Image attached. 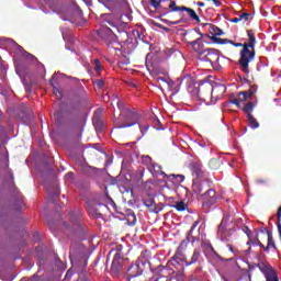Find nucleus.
Segmentation results:
<instances>
[{"instance_id":"1","label":"nucleus","mask_w":281,"mask_h":281,"mask_svg":"<svg viewBox=\"0 0 281 281\" xmlns=\"http://www.w3.org/2000/svg\"><path fill=\"white\" fill-rule=\"evenodd\" d=\"M247 43H234L233 41L228 40L227 44H231L235 47H243V49L239 53V66L241 71L245 74H249V64L255 60L256 56V36L254 31L248 30L247 31Z\"/></svg>"},{"instance_id":"2","label":"nucleus","mask_w":281,"mask_h":281,"mask_svg":"<svg viewBox=\"0 0 281 281\" xmlns=\"http://www.w3.org/2000/svg\"><path fill=\"white\" fill-rule=\"evenodd\" d=\"M149 269L153 273L159 274L162 270H166L162 265H159L158 268H154L151 262L147 260L145 256L138 257L135 265H131L127 269L126 279L130 281L132 278H137L143 276L144 271Z\"/></svg>"},{"instance_id":"3","label":"nucleus","mask_w":281,"mask_h":281,"mask_svg":"<svg viewBox=\"0 0 281 281\" xmlns=\"http://www.w3.org/2000/svg\"><path fill=\"white\" fill-rule=\"evenodd\" d=\"M226 92V88L224 85H215L214 87H211L207 85L206 87H199L198 89V98L204 102H206L209 99L211 100H221Z\"/></svg>"},{"instance_id":"4","label":"nucleus","mask_w":281,"mask_h":281,"mask_svg":"<svg viewBox=\"0 0 281 281\" xmlns=\"http://www.w3.org/2000/svg\"><path fill=\"white\" fill-rule=\"evenodd\" d=\"M104 25H110L111 27H113V30H111L110 27H101L99 31V36H101L105 41H113V42L108 43V47L117 49V47L114 46V44L117 45L115 43V41H116L115 31L120 32V30L114 24V22L110 19L104 20Z\"/></svg>"},{"instance_id":"5","label":"nucleus","mask_w":281,"mask_h":281,"mask_svg":"<svg viewBox=\"0 0 281 281\" xmlns=\"http://www.w3.org/2000/svg\"><path fill=\"white\" fill-rule=\"evenodd\" d=\"M121 124L116 127L119 128H128L140 123L142 116L137 112H133L130 109L123 110L120 115Z\"/></svg>"},{"instance_id":"6","label":"nucleus","mask_w":281,"mask_h":281,"mask_svg":"<svg viewBox=\"0 0 281 281\" xmlns=\"http://www.w3.org/2000/svg\"><path fill=\"white\" fill-rule=\"evenodd\" d=\"M183 12H187V14L196 23H201V18L196 14V11H194L191 8H188L186 5H182V11L179 13L180 19L177 21H170L167 19H162V22L168 25H179V24H187L189 22V19L186 18V14Z\"/></svg>"},{"instance_id":"7","label":"nucleus","mask_w":281,"mask_h":281,"mask_svg":"<svg viewBox=\"0 0 281 281\" xmlns=\"http://www.w3.org/2000/svg\"><path fill=\"white\" fill-rule=\"evenodd\" d=\"M202 196V209L210 211L212 206L218 203L221 194L217 193L214 189H209L205 193L201 194Z\"/></svg>"},{"instance_id":"8","label":"nucleus","mask_w":281,"mask_h":281,"mask_svg":"<svg viewBox=\"0 0 281 281\" xmlns=\"http://www.w3.org/2000/svg\"><path fill=\"white\" fill-rule=\"evenodd\" d=\"M201 56V60L210 63L213 69L220 70L222 66L220 64V55L216 49L207 48Z\"/></svg>"},{"instance_id":"9","label":"nucleus","mask_w":281,"mask_h":281,"mask_svg":"<svg viewBox=\"0 0 281 281\" xmlns=\"http://www.w3.org/2000/svg\"><path fill=\"white\" fill-rule=\"evenodd\" d=\"M87 211L92 218H102L103 213L108 211V206L102 203H87Z\"/></svg>"},{"instance_id":"10","label":"nucleus","mask_w":281,"mask_h":281,"mask_svg":"<svg viewBox=\"0 0 281 281\" xmlns=\"http://www.w3.org/2000/svg\"><path fill=\"white\" fill-rule=\"evenodd\" d=\"M209 32L212 35L210 40L213 41L215 44L224 45V44H227V42H229V40L227 38L217 37V36H222L224 33L220 27H217L214 24H210Z\"/></svg>"},{"instance_id":"11","label":"nucleus","mask_w":281,"mask_h":281,"mask_svg":"<svg viewBox=\"0 0 281 281\" xmlns=\"http://www.w3.org/2000/svg\"><path fill=\"white\" fill-rule=\"evenodd\" d=\"M123 262L124 259L122 258L121 252H116L111 266V271L114 273V276H120L123 269Z\"/></svg>"},{"instance_id":"12","label":"nucleus","mask_w":281,"mask_h":281,"mask_svg":"<svg viewBox=\"0 0 281 281\" xmlns=\"http://www.w3.org/2000/svg\"><path fill=\"white\" fill-rule=\"evenodd\" d=\"M201 38H203V33L196 29L189 30L184 33V42L187 45H190L192 42L200 41Z\"/></svg>"},{"instance_id":"13","label":"nucleus","mask_w":281,"mask_h":281,"mask_svg":"<svg viewBox=\"0 0 281 281\" xmlns=\"http://www.w3.org/2000/svg\"><path fill=\"white\" fill-rule=\"evenodd\" d=\"M210 182L209 180H194L192 190L195 194H202L204 190H209Z\"/></svg>"},{"instance_id":"14","label":"nucleus","mask_w":281,"mask_h":281,"mask_svg":"<svg viewBox=\"0 0 281 281\" xmlns=\"http://www.w3.org/2000/svg\"><path fill=\"white\" fill-rule=\"evenodd\" d=\"M189 46H191L192 50L199 54V56H201L203 53L207 50L205 49L203 38L192 42L191 44H189Z\"/></svg>"},{"instance_id":"15","label":"nucleus","mask_w":281,"mask_h":281,"mask_svg":"<svg viewBox=\"0 0 281 281\" xmlns=\"http://www.w3.org/2000/svg\"><path fill=\"white\" fill-rule=\"evenodd\" d=\"M257 268L263 273L265 278L271 274H277L276 270H273L272 266L268 262H259Z\"/></svg>"},{"instance_id":"16","label":"nucleus","mask_w":281,"mask_h":281,"mask_svg":"<svg viewBox=\"0 0 281 281\" xmlns=\"http://www.w3.org/2000/svg\"><path fill=\"white\" fill-rule=\"evenodd\" d=\"M47 193L52 203H56L57 199H59L60 195L58 184H53L52 187L47 188Z\"/></svg>"},{"instance_id":"17","label":"nucleus","mask_w":281,"mask_h":281,"mask_svg":"<svg viewBox=\"0 0 281 281\" xmlns=\"http://www.w3.org/2000/svg\"><path fill=\"white\" fill-rule=\"evenodd\" d=\"M257 92V87L251 86L249 90H245L244 92H239V100L245 102L250 99Z\"/></svg>"},{"instance_id":"18","label":"nucleus","mask_w":281,"mask_h":281,"mask_svg":"<svg viewBox=\"0 0 281 281\" xmlns=\"http://www.w3.org/2000/svg\"><path fill=\"white\" fill-rule=\"evenodd\" d=\"M145 206L149 210L151 213H158L157 205L155 202V199L150 195L144 199Z\"/></svg>"},{"instance_id":"19","label":"nucleus","mask_w":281,"mask_h":281,"mask_svg":"<svg viewBox=\"0 0 281 281\" xmlns=\"http://www.w3.org/2000/svg\"><path fill=\"white\" fill-rule=\"evenodd\" d=\"M164 177L167 178L168 181L173 182L176 186L184 181V176L181 175H166Z\"/></svg>"},{"instance_id":"20","label":"nucleus","mask_w":281,"mask_h":281,"mask_svg":"<svg viewBox=\"0 0 281 281\" xmlns=\"http://www.w3.org/2000/svg\"><path fill=\"white\" fill-rule=\"evenodd\" d=\"M191 170L192 172L198 177V178H203L204 177V171L202 169V165L199 162H193L191 165Z\"/></svg>"},{"instance_id":"21","label":"nucleus","mask_w":281,"mask_h":281,"mask_svg":"<svg viewBox=\"0 0 281 281\" xmlns=\"http://www.w3.org/2000/svg\"><path fill=\"white\" fill-rule=\"evenodd\" d=\"M199 225H200V221H195V222L192 224V227H191L189 234H187L186 240H187V241H190V239L192 238V245H193L195 241H199V238L192 236V233L194 232V229H196V227H198Z\"/></svg>"},{"instance_id":"22","label":"nucleus","mask_w":281,"mask_h":281,"mask_svg":"<svg viewBox=\"0 0 281 281\" xmlns=\"http://www.w3.org/2000/svg\"><path fill=\"white\" fill-rule=\"evenodd\" d=\"M200 258H201V251H200V249L195 248L193 254H192L190 262H187L186 266L189 267L193 263L199 262Z\"/></svg>"},{"instance_id":"23","label":"nucleus","mask_w":281,"mask_h":281,"mask_svg":"<svg viewBox=\"0 0 281 281\" xmlns=\"http://www.w3.org/2000/svg\"><path fill=\"white\" fill-rule=\"evenodd\" d=\"M248 126L251 128H260V123L254 117L252 114H247Z\"/></svg>"},{"instance_id":"24","label":"nucleus","mask_w":281,"mask_h":281,"mask_svg":"<svg viewBox=\"0 0 281 281\" xmlns=\"http://www.w3.org/2000/svg\"><path fill=\"white\" fill-rule=\"evenodd\" d=\"M148 169L150 171H154V172H156L158 175H161L164 177L167 176V173L161 170V166L160 165L153 164L150 167H148Z\"/></svg>"},{"instance_id":"25","label":"nucleus","mask_w":281,"mask_h":281,"mask_svg":"<svg viewBox=\"0 0 281 281\" xmlns=\"http://www.w3.org/2000/svg\"><path fill=\"white\" fill-rule=\"evenodd\" d=\"M278 233H279V238L281 239V206H279L277 211V222H276Z\"/></svg>"},{"instance_id":"26","label":"nucleus","mask_w":281,"mask_h":281,"mask_svg":"<svg viewBox=\"0 0 281 281\" xmlns=\"http://www.w3.org/2000/svg\"><path fill=\"white\" fill-rule=\"evenodd\" d=\"M209 167L211 168V170H218L221 167V161L216 158H212L209 161Z\"/></svg>"},{"instance_id":"27","label":"nucleus","mask_w":281,"mask_h":281,"mask_svg":"<svg viewBox=\"0 0 281 281\" xmlns=\"http://www.w3.org/2000/svg\"><path fill=\"white\" fill-rule=\"evenodd\" d=\"M172 207H175L178 212H184L188 210V205L183 201L176 202Z\"/></svg>"},{"instance_id":"28","label":"nucleus","mask_w":281,"mask_h":281,"mask_svg":"<svg viewBox=\"0 0 281 281\" xmlns=\"http://www.w3.org/2000/svg\"><path fill=\"white\" fill-rule=\"evenodd\" d=\"M270 247L277 249V245L276 243L273 241V238H272V235L270 233H268V246H266L263 248L265 251H269Z\"/></svg>"},{"instance_id":"29","label":"nucleus","mask_w":281,"mask_h":281,"mask_svg":"<svg viewBox=\"0 0 281 281\" xmlns=\"http://www.w3.org/2000/svg\"><path fill=\"white\" fill-rule=\"evenodd\" d=\"M252 111H254L252 102H248V103L244 104V108H243L244 113H246L247 115H251Z\"/></svg>"},{"instance_id":"30","label":"nucleus","mask_w":281,"mask_h":281,"mask_svg":"<svg viewBox=\"0 0 281 281\" xmlns=\"http://www.w3.org/2000/svg\"><path fill=\"white\" fill-rule=\"evenodd\" d=\"M156 81H158L159 85H166L168 87L171 85V79L168 77H156Z\"/></svg>"},{"instance_id":"31","label":"nucleus","mask_w":281,"mask_h":281,"mask_svg":"<svg viewBox=\"0 0 281 281\" xmlns=\"http://www.w3.org/2000/svg\"><path fill=\"white\" fill-rule=\"evenodd\" d=\"M168 8L170 12H182L183 5L178 7L176 2H170Z\"/></svg>"},{"instance_id":"32","label":"nucleus","mask_w":281,"mask_h":281,"mask_svg":"<svg viewBox=\"0 0 281 281\" xmlns=\"http://www.w3.org/2000/svg\"><path fill=\"white\" fill-rule=\"evenodd\" d=\"M114 1H116V3L119 4V7L122 10H128L130 4H128L127 0H114Z\"/></svg>"},{"instance_id":"33","label":"nucleus","mask_w":281,"mask_h":281,"mask_svg":"<svg viewBox=\"0 0 281 281\" xmlns=\"http://www.w3.org/2000/svg\"><path fill=\"white\" fill-rule=\"evenodd\" d=\"M155 9L161 13V16H167L169 13H171V11L168 8H164L161 5L160 8H155Z\"/></svg>"},{"instance_id":"34","label":"nucleus","mask_w":281,"mask_h":281,"mask_svg":"<svg viewBox=\"0 0 281 281\" xmlns=\"http://www.w3.org/2000/svg\"><path fill=\"white\" fill-rule=\"evenodd\" d=\"M143 161L146 166H149V168L154 165L153 158L150 156H144Z\"/></svg>"},{"instance_id":"35","label":"nucleus","mask_w":281,"mask_h":281,"mask_svg":"<svg viewBox=\"0 0 281 281\" xmlns=\"http://www.w3.org/2000/svg\"><path fill=\"white\" fill-rule=\"evenodd\" d=\"M265 279H266V281H280L278 273H271V274L267 276Z\"/></svg>"},{"instance_id":"36","label":"nucleus","mask_w":281,"mask_h":281,"mask_svg":"<svg viewBox=\"0 0 281 281\" xmlns=\"http://www.w3.org/2000/svg\"><path fill=\"white\" fill-rule=\"evenodd\" d=\"M94 69L97 72L102 71V61L94 59Z\"/></svg>"},{"instance_id":"37","label":"nucleus","mask_w":281,"mask_h":281,"mask_svg":"<svg viewBox=\"0 0 281 281\" xmlns=\"http://www.w3.org/2000/svg\"><path fill=\"white\" fill-rule=\"evenodd\" d=\"M250 19H252V15L250 13H243L239 15V20H245V22L249 21Z\"/></svg>"},{"instance_id":"38","label":"nucleus","mask_w":281,"mask_h":281,"mask_svg":"<svg viewBox=\"0 0 281 281\" xmlns=\"http://www.w3.org/2000/svg\"><path fill=\"white\" fill-rule=\"evenodd\" d=\"M138 128H140V132L144 135L148 130V124L138 123Z\"/></svg>"},{"instance_id":"39","label":"nucleus","mask_w":281,"mask_h":281,"mask_svg":"<svg viewBox=\"0 0 281 281\" xmlns=\"http://www.w3.org/2000/svg\"><path fill=\"white\" fill-rule=\"evenodd\" d=\"M94 86H95L98 89L104 88V80H102V79L95 80V81H94Z\"/></svg>"},{"instance_id":"40","label":"nucleus","mask_w":281,"mask_h":281,"mask_svg":"<svg viewBox=\"0 0 281 281\" xmlns=\"http://www.w3.org/2000/svg\"><path fill=\"white\" fill-rule=\"evenodd\" d=\"M166 53L168 56H172L173 54H179V52L175 48H167Z\"/></svg>"},{"instance_id":"41","label":"nucleus","mask_w":281,"mask_h":281,"mask_svg":"<svg viewBox=\"0 0 281 281\" xmlns=\"http://www.w3.org/2000/svg\"><path fill=\"white\" fill-rule=\"evenodd\" d=\"M154 25L158 26L159 29L164 30V31L167 32V33L170 32V29L164 26L162 24H159V23H157V22H154Z\"/></svg>"},{"instance_id":"42","label":"nucleus","mask_w":281,"mask_h":281,"mask_svg":"<svg viewBox=\"0 0 281 281\" xmlns=\"http://www.w3.org/2000/svg\"><path fill=\"white\" fill-rule=\"evenodd\" d=\"M225 232V224L222 222L217 227V233L223 234Z\"/></svg>"},{"instance_id":"43","label":"nucleus","mask_w":281,"mask_h":281,"mask_svg":"<svg viewBox=\"0 0 281 281\" xmlns=\"http://www.w3.org/2000/svg\"><path fill=\"white\" fill-rule=\"evenodd\" d=\"M150 5H151L154 9H159V2H157V0H150Z\"/></svg>"},{"instance_id":"44","label":"nucleus","mask_w":281,"mask_h":281,"mask_svg":"<svg viewBox=\"0 0 281 281\" xmlns=\"http://www.w3.org/2000/svg\"><path fill=\"white\" fill-rule=\"evenodd\" d=\"M120 66L123 67V66H127L131 64L130 59H125V60H121L119 61Z\"/></svg>"},{"instance_id":"45","label":"nucleus","mask_w":281,"mask_h":281,"mask_svg":"<svg viewBox=\"0 0 281 281\" xmlns=\"http://www.w3.org/2000/svg\"><path fill=\"white\" fill-rule=\"evenodd\" d=\"M211 1H213L214 5H215L216 8H218V7L222 5V2H221L220 0H211Z\"/></svg>"},{"instance_id":"46","label":"nucleus","mask_w":281,"mask_h":281,"mask_svg":"<svg viewBox=\"0 0 281 281\" xmlns=\"http://www.w3.org/2000/svg\"><path fill=\"white\" fill-rule=\"evenodd\" d=\"M241 20L239 19V18H233V19H231V22L232 23H235V24H237V23H239Z\"/></svg>"},{"instance_id":"47","label":"nucleus","mask_w":281,"mask_h":281,"mask_svg":"<svg viewBox=\"0 0 281 281\" xmlns=\"http://www.w3.org/2000/svg\"><path fill=\"white\" fill-rule=\"evenodd\" d=\"M229 102L232 103V104H238L239 103V100L237 99V98H235V99H231L229 100Z\"/></svg>"},{"instance_id":"48","label":"nucleus","mask_w":281,"mask_h":281,"mask_svg":"<svg viewBox=\"0 0 281 281\" xmlns=\"http://www.w3.org/2000/svg\"><path fill=\"white\" fill-rule=\"evenodd\" d=\"M226 247L228 248V250H229L231 252H234V247H233V245L227 244V246H226Z\"/></svg>"},{"instance_id":"49","label":"nucleus","mask_w":281,"mask_h":281,"mask_svg":"<svg viewBox=\"0 0 281 281\" xmlns=\"http://www.w3.org/2000/svg\"><path fill=\"white\" fill-rule=\"evenodd\" d=\"M196 5L200 8H204L205 7V2H196Z\"/></svg>"},{"instance_id":"50","label":"nucleus","mask_w":281,"mask_h":281,"mask_svg":"<svg viewBox=\"0 0 281 281\" xmlns=\"http://www.w3.org/2000/svg\"><path fill=\"white\" fill-rule=\"evenodd\" d=\"M25 90L26 92H32V85L26 86Z\"/></svg>"},{"instance_id":"51","label":"nucleus","mask_w":281,"mask_h":281,"mask_svg":"<svg viewBox=\"0 0 281 281\" xmlns=\"http://www.w3.org/2000/svg\"><path fill=\"white\" fill-rule=\"evenodd\" d=\"M159 279L160 278H158V277H153V278L149 279V281H159Z\"/></svg>"},{"instance_id":"52","label":"nucleus","mask_w":281,"mask_h":281,"mask_svg":"<svg viewBox=\"0 0 281 281\" xmlns=\"http://www.w3.org/2000/svg\"><path fill=\"white\" fill-rule=\"evenodd\" d=\"M54 93L56 94V95H58V94H60V92H59V90L56 88V87H54Z\"/></svg>"},{"instance_id":"53","label":"nucleus","mask_w":281,"mask_h":281,"mask_svg":"<svg viewBox=\"0 0 281 281\" xmlns=\"http://www.w3.org/2000/svg\"><path fill=\"white\" fill-rule=\"evenodd\" d=\"M67 176L72 179L74 178V172H68Z\"/></svg>"},{"instance_id":"54","label":"nucleus","mask_w":281,"mask_h":281,"mask_svg":"<svg viewBox=\"0 0 281 281\" xmlns=\"http://www.w3.org/2000/svg\"><path fill=\"white\" fill-rule=\"evenodd\" d=\"M258 245H259V247H261V248H266L265 245H263L260 240H258Z\"/></svg>"},{"instance_id":"55","label":"nucleus","mask_w":281,"mask_h":281,"mask_svg":"<svg viewBox=\"0 0 281 281\" xmlns=\"http://www.w3.org/2000/svg\"><path fill=\"white\" fill-rule=\"evenodd\" d=\"M165 1H167V0H159V1L156 0V2L159 3V8H160V3H161V2H165Z\"/></svg>"},{"instance_id":"56","label":"nucleus","mask_w":281,"mask_h":281,"mask_svg":"<svg viewBox=\"0 0 281 281\" xmlns=\"http://www.w3.org/2000/svg\"><path fill=\"white\" fill-rule=\"evenodd\" d=\"M69 216L74 217L75 216V212L74 211L69 212Z\"/></svg>"},{"instance_id":"57","label":"nucleus","mask_w":281,"mask_h":281,"mask_svg":"<svg viewBox=\"0 0 281 281\" xmlns=\"http://www.w3.org/2000/svg\"><path fill=\"white\" fill-rule=\"evenodd\" d=\"M116 103H117V106L121 109V105H122L121 101H117Z\"/></svg>"},{"instance_id":"58","label":"nucleus","mask_w":281,"mask_h":281,"mask_svg":"<svg viewBox=\"0 0 281 281\" xmlns=\"http://www.w3.org/2000/svg\"><path fill=\"white\" fill-rule=\"evenodd\" d=\"M19 200L23 201V196L21 195V193L19 194Z\"/></svg>"},{"instance_id":"59","label":"nucleus","mask_w":281,"mask_h":281,"mask_svg":"<svg viewBox=\"0 0 281 281\" xmlns=\"http://www.w3.org/2000/svg\"><path fill=\"white\" fill-rule=\"evenodd\" d=\"M209 247H210V249H211L212 251H215V250H214V247H212L211 244L209 245Z\"/></svg>"},{"instance_id":"60","label":"nucleus","mask_w":281,"mask_h":281,"mask_svg":"<svg viewBox=\"0 0 281 281\" xmlns=\"http://www.w3.org/2000/svg\"><path fill=\"white\" fill-rule=\"evenodd\" d=\"M92 123H93V124H95V123H97V121H95V116H94V117H92Z\"/></svg>"},{"instance_id":"61","label":"nucleus","mask_w":281,"mask_h":281,"mask_svg":"<svg viewBox=\"0 0 281 281\" xmlns=\"http://www.w3.org/2000/svg\"><path fill=\"white\" fill-rule=\"evenodd\" d=\"M238 109H240L241 108V105H240V103L238 102V104H235Z\"/></svg>"},{"instance_id":"62","label":"nucleus","mask_w":281,"mask_h":281,"mask_svg":"<svg viewBox=\"0 0 281 281\" xmlns=\"http://www.w3.org/2000/svg\"><path fill=\"white\" fill-rule=\"evenodd\" d=\"M77 225H80V222H77Z\"/></svg>"},{"instance_id":"63","label":"nucleus","mask_w":281,"mask_h":281,"mask_svg":"<svg viewBox=\"0 0 281 281\" xmlns=\"http://www.w3.org/2000/svg\"><path fill=\"white\" fill-rule=\"evenodd\" d=\"M0 68H2V64H0Z\"/></svg>"}]
</instances>
